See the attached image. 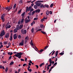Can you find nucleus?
Wrapping results in <instances>:
<instances>
[{
  "mask_svg": "<svg viewBox=\"0 0 73 73\" xmlns=\"http://www.w3.org/2000/svg\"><path fill=\"white\" fill-rule=\"evenodd\" d=\"M23 54L22 53L19 52V53H17V54H15V56H16V57H18L19 58H20L21 57V55Z\"/></svg>",
  "mask_w": 73,
  "mask_h": 73,
  "instance_id": "obj_1",
  "label": "nucleus"
},
{
  "mask_svg": "<svg viewBox=\"0 0 73 73\" xmlns=\"http://www.w3.org/2000/svg\"><path fill=\"white\" fill-rule=\"evenodd\" d=\"M5 31L4 30H2L1 31V34H0V37H2L3 36L5 35Z\"/></svg>",
  "mask_w": 73,
  "mask_h": 73,
  "instance_id": "obj_2",
  "label": "nucleus"
},
{
  "mask_svg": "<svg viewBox=\"0 0 73 73\" xmlns=\"http://www.w3.org/2000/svg\"><path fill=\"white\" fill-rule=\"evenodd\" d=\"M5 16V14H4L2 15L1 16V19L2 20L3 22H4L5 20H4V17Z\"/></svg>",
  "mask_w": 73,
  "mask_h": 73,
  "instance_id": "obj_3",
  "label": "nucleus"
},
{
  "mask_svg": "<svg viewBox=\"0 0 73 73\" xmlns=\"http://www.w3.org/2000/svg\"><path fill=\"white\" fill-rule=\"evenodd\" d=\"M31 8H32V7L31 6H30L29 7H27L26 12H28V11L29 12V11H30Z\"/></svg>",
  "mask_w": 73,
  "mask_h": 73,
  "instance_id": "obj_4",
  "label": "nucleus"
},
{
  "mask_svg": "<svg viewBox=\"0 0 73 73\" xmlns=\"http://www.w3.org/2000/svg\"><path fill=\"white\" fill-rule=\"evenodd\" d=\"M35 3L36 5L37 6H38V7H40L41 4V3H40L39 1H36Z\"/></svg>",
  "mask_w": 73,
  "mask_h": 73,
  "instance_id": "obj_5",
  "label": "nucleus"
},
{
  "mask_svg": "<svg viewBox=\"0 0 73 73\" xmlns=\"http://www.w3.org/2000/svg\"><path fill=\"white\" fill-rule=\"evenodd\" d=\"M12 8V7H6L5 9H7L8 10V12H9V11H10V9H11Z\"/></svg>",
  "mask_w": 73,
  "mask_h": 73,
  "instance_id": "obj_6",
  "label": "nucleus"
},
{
  "mask_svg": "<svg viewBox=\"0 0 73 73\" xmlns=\"http://www.w3.org/2000/svg\"><path fill=\"white\" fill-rule=\"evenodd\" d=\"M24 41L23 40H22L21 42L19 44V45H21V46H23L24 45Z\"/></svg>",
  "mask_w": 73,
  "mask_h": 73,
  "instance_id": "obj_7",
  "label": "nucleus"
},
{
  "mask_svg": "<svg viewBox=\"0 0 73 73\" xmlns=\"http://www.w3.org/2000/svg\"><path fill=\"white\" fill-rule=\"evenodd\" d=\"M11 25H7L5 26V28L6 29H7L8 28H11Z\"/></svg>",
  "mask_w": 73,
  "mask_h": 73,
  "instance_id": "obj_8",
  "label": "nucleus"
},
{
  "mask_svg": "<svg viewBox=\"0 0 73 73\" xmlns=\"http://www.w3.org/2000/svg\"><path fill=\"white\" fill-rule=\"evenodd\" d=\"M25 23L27 24V23H29V21H31V19H25Z\"/></svg>",
  "mask_w": 73,
  "mask_h": 73,
  "instance_id": "obj_9",
  "label": "nucleus"
},
{
  "mask_svg": "<svg viewBox=\"0 0 73 73\" xmlns=\"http://www.w3.org/2000/svg\"><path fill=\"white\" fill-rule=\"evenodd\" d=\"M14 39H16L17 38V34H15L13 35Z\"/></svg>",
  "mask_w": 73,
  "mask_h": 73,
  "instance_id": "obj_10",
  "label": "nucleus"
},
{
  "mask_svg": "<svg viewBox=\"0 0 73 73\" xmlns=\"http://www.w3.org/2000/svg\"><path fill=\"white\" fill-rule=\"evenodd\" d=\"M5 37L6 38H8L9 37V33H7L5 35Z\"/></svg>",
  "mask_w": 73,
  "mask_h": 73,
  "instance_id": "obj_11",
  "label": "nucleus"
},
{
  "mask_svg": "<svg viewBox=\"0 0 73 73\" xmlns=\"http://www.w3.org/2000/svg\"><path fill=\"white\" fill-rule=\"evenodd\" d=\"M27 33V30H24L23 31V33H22V34H23V35H25L26 33Z\"/></svg>",
  "mask_w": 73,
  "mask_h": 73,
  "instance_id": "obj_12",
  "label": "nucleus"
},
{
  "mask_svg": "<svg viewBox=\"0 0 73 73\" xmlns=\"http://www.w3.org/2000/svg\"><path fill=\"white\" fill-rule=\"evenodd\" d=\"M16 28L17 30H19V29H20V26H19V25H17Z\"/></svg>",
  "mask_w": 73,
  "mask_h": 73,
  "instance_id": "obj_13",
  "label": "nucleus"
},
{
  "mask_svg": "<svg viewBox=\"0 0 73 73\" xmlns=\"http://www.w3.org/2000/svg\"><path fill=\"white\" fill-rule=\"evenodd\" d=\"M35 12L36 13H39L40 12V9L36 10Z\"/></svg>",
  "mask_w": 73,
  "mask_h": 73,
  "instance_id": "obj_14",
  "label": "nucleus"
},
{
  "mask_svg": "<svg viewBox=\"0 0 73 73\" xmlns=\"http://www.w3.org/2000/svg\"><path fill=\"white\" fill-rule=\"evenodd\" d=\"M19 3L21 5H22V4H23V0H20L19 2Z\"/></svg>",
  "mask_w": 73,
  "mask_h": 73,
  "instance_id": "obj_15",
  "label": "nucleus"
},
{
  "mask_svg": "<svg viewBox=\"0 0 73 73\" xmlns=\"http://www.w3.org/2000/svg\"><path fill=\"white\" fill-rule=\"evenodd\" d=\"M24 19L23 18L21 19V24H23V23L24 22Z\"/></svg>",
  "mask_w": 73,
  "mask_h": 73,
  "instance_id": "obj_16",
  "label": "nucleus"
},
{
  "mask_svg": "<svg viewBox=\"0 0 73 73\" xmlns=\"http://www.w3.org/2000/svg\"><path fill=\"white\" fill-rule=\"evenodd\" d=\"M5 69V68H4V66H0V69Z\"/></svg>",
  "mask_w": 73,
  "mask_h": 73,
  "instance_id": "obj_17",
  "label": "nucleus"
},
{
  "mask_svg": "<svg viewBox=\"0 0 73 73\" xmlns=\"http://www.w3.org/2000/svg\"><path fill=\"white\" fill-rule=\"evenodd\" d=\"M13 32L14 33H16V32H17V29H14Z\"/></svg>",
  "mask_w": 73,
  "mask_h": 73,
  "instance_id": "obj_18",
  "label": "nucleus"
},
{
  "mask_svg": "<svg viewBox=\"0 0 73 73\" xmlns=\"http://www.w3.org/2000/svg\"><path fill=\"white\" fill-rule=\"evenodd\" d=\"M43 49H41L40 50V51H38V52L39 53H40V52H43Z\"/></svg>",
  "mask_w": 73,
  "mask_h": 73,
  "instance_id": "obj_19",
  "label": "nucleus"
},
{
  "mask_svg": "<svg viewBox=\"0 0 73 73\" xmlns=\"http://www.w3.org/2000/svg\"><path fill=\"white\" fill-rule=\"evenodd\" d=\"M19 27H20V29H21V28H22L23 27V25H20Z\"/></svg>",
  "mask_w": 73,
  "mask_h": 73,
  "instance_id": "obj_20",
  "label": "nucleus"
},
{
  "mask_svg": "<svg viewBox=\"0 0 73 73\" xmlns=\"http://www.w3.org/2000/svg\"><path fill=\"white\" fill-rule=\"evenodd\" d=\"M44 65V62L42 63V64L40 65V67H41L42 66V65Z\"/></svg>",
  "mask_w": 73,
  "mask_h": 73,
  "instance_id": "obj_21",
  "label": "nucleus"
},
{
  "mask_svg": "<svg viewBox=\"0 0 73 73\" xmlns=\"http://www.w3.org/2000/svg\"><path fill=\"white\" fill-rule=\"evenodd\" d=\"M49 61L50 62V64H52V59L51 58H50L49 60Z\"/></svg>",
  "mask_w": 73,
  "mask_h": 73,
  "instance_id": "obj_22",
  "label": "nucleus"
},
{
  "mask_svg": "<svg viewBox=\"0 0 73 73\" xmlns=\"http://www.w3.org/2000/svg\"><path fill=\"white\" fill-rule=\"evenodd\" d=\"M56 56H57V55H58V51H56Z\"/></svg>",
  "mask_w": 73,
  "mask_h": 73,
  "instance_id": "obj_23",
  "label": "nucleus"
},
{
  "mask_svg": "<svg viewBox=\"0 0 73 73\" xmlns=\"http://www.w3.org/2000/svg\"><path fill=\"white\" fill-rule=\"evenodd\" d=\"M13 38H12V35L10 36V38H9V40H10V41H11V40H12Z\"/></svg>",
  "mask_w": 73,
  "mask_h": 73,
  "instance_id": "obj_24",
  "label": "nucleus"
},
{
  "mask_svg": "<svg viewBox=\"0 0 73 73\" xmlns=\"http://www.w3.org/2000/svg\"><path fill=\"white\" fill-rule=\"evenodd\" d=\"M16 7V4H15L14 5L13 7V9H14Z\"/></svg>",
  "mask_w": 73,
  "mask_h": 73,
  "instance_id": "obj_25",
  "label": "nucleus"
},
{
  "mask_svg": "<svg viewBox=\"0 0 73 73\" xmlns=\"http://www.w3.org/2000/svg\"><path fill=\"white\" fill-rule=\"evenodd\" d=\"M32 40H31V42H30V44L31 45H32V46H33V43H32Z\"/></svg>",
  "mask_w": 73,
  "mask_h": 73,
  "instance_id": "obj_26",
  "label": "nucleus"
},
{
  "mask_svg": "<svg viewBox=\"0 0 73 73\" xmlns=\"http://www.w3.org/2000/svg\"><path fill=\"white\" fill-rule=\"evenodd\" d=\"M44 6L43 4L40 5V7L41 8H44Z\"/></svg>",
  "mask_w": 73,
  "mask_h": 73,
  "instance_id": "obj_27",
  "label": "nucleus"
},
{
  "mask_svg": "<svg viewBox=\"0 0 73 73\" xmlns=\"http://www.w3.org/2000/svg\"><path fill=\"white\" fill-rule=\"evenodd\" d=\"M46 14L47 15H49V11H46Z\"/></svg>",
  "mask_w": 73,
  "mask_h": 73,
  "instance_id": "obj_28",
  "label": "nucleus"
},
{
  "mask_svg": "<svg viewBox=\"0 0 73 73\" xmlns=\"http://www.w3.org/2000/svg\"><path fill=\"white\" fill-rule=\"evenodd\" d=\"M44 7H46V8H48V7H49V5H45Z\"/></svg>",
  "mask_w": 73,
  "mask_h": 73,
  "instance_id": "obj_29",
  "label": "nucleus"
},
{
  "mask_svg": "<svg viewBox=\"0 0 73 73\" xmlns=\"http://www.w3.org/2000/svg\"><path fill=\"white\" fill-rule=\"evenodd\" d=\"M41 32L43 34H45V35H46V33L44 31H41Z\"/></svg>",
  "mask_w": 73,
  "mask_h": 73,
  "instance_id": "obj_30",
  "label": "nucleus"
},
{
  "mask_svg": "<svg viewBox=\"0 0 73 73\" xmlns=\"http://www.w3.org/2000/svg\"><path fill=\"white\" fill-rule=\"evenodd\" d=\"M45 20V19H44V18H43V19H42L41 20V22H43Z\"/></svg>",
  "mask_w": 73,
  "mask_h": 73,
  "instance_id": "obj_31",
  "label": "nucleus"
},
{
  "mask_svg": "<svg viewBox=\"0 0 73 73\" xmlns=\"http://www.w3.org/2000/svg\"><path fill=\"white\" fill-rule=\"evenodd\" d=\"M34 7L35 9H36L37 8V6L36 5H35L34 6Z\"/></svg>",
  "mask_w": 73,
  "mask_h": 73,
  "instance_id": "obj_32",
  "label": "nucleus"
},
{
  "mask_svg": "<svg viewBox=\"0 0 73 73\" xmlns=\"http://www.w3.org/2000/svg\"><path fill=\"white\" fill-rule=\"evenodd\" d=\"M31 31L32 33H33V32H34V29L33 28H32L31 30Z\"/></svg>",
  "mask_w": 73,
  "mask_h": 73,
  "instance_id": "obj_33",
  "label": "nucleus"
},
{
  "mask_svg": "<svg viewBox=\"0 0 73 73\" xmlns=\"http://www.w3.org/2000/svg\"><path fill=\"white\" fill-rule=\"evenodd\" d=\"M14 64V62H12L10 64V65H13Z\"/></svg>",
  "mask_w": 73,
  "mask_h": 73,
  "instance_id": "obj_34",
  "label": "nucleus"
},
{
  "mask_svg": "<svg viewBox=\"0 0 73 73\" xmlns=\"http://www.w3.org/2000/svg\"><path fill=\"white\" fill-rule=\"evenodd\" d=\"M57 62H56L55 63L53 64L54 66H56V65H57Z\"/></svg>",
  "mask_w": 73,
  "mask_h": 73,
  "instance_id": "obj_35",
  "label": "nucleus"
},
{
  "mask_svg": "<svg viewBox=\"0 0 73 73\" xmlns=\"http://www.w3.org/2000/svg\"><path fill=\"white\" fill-rule=\"evenodd\" d=\"M8 67H7L5 70V71L6 72H7V71H8Z\"/></svg>",
  "mask_w": 73,
  "mask_h": 73,
  "instance_id": "obj_36",
  "label": "nucleus"
},
{
  "mask_svg": "<svg viewBox=\"0 0 73 73\" xmlns=\"http://www.w3.org/2000/svg\"><path fill=\"white\" fill-rule=\"evenodd\" d=\"M25 12H24L21 15L22 16H24L25 15Z\"/></svg>",
  "mask_w": 73,
  "mask_h": 73,
  "instance_id": "obj_37",
  "label": "nucleus"
},
{
  "mask_svg": "<svg viewBox=\"0 0 73 73\" xmlns=\"http://www.w3.org/2000/svg\"><path fill=\"white\" fill-rule=\"evenodd\" d=\"M48 48V46H46L44 48V50H46V49H47V48Z\"/></svg>",
  "mask_w": 73,
  "mask_h": 73,
  "instance_id": "obj_38",
  "label": "nucleus"
},
{
  "mask_svg": "<svg viewBox=\"0 0 73 73\" xmlns=\"http://www.w3.org/2000/svg\"><path fill=\"white\" fill-rule=\"evenodd\" d=\"M35 12H36V11H33L32 13V15H33L35 13Z\"/></svg>",
  "mask_w": 73,
  "mask_h": 73,
  "instance_id": "obj_39",
  "label": "nucleus"
},
{
  "mask_svg": "<svg viewBox=\"0 0 73 73\" xmlns=\"http://www.w3.org/2000/svg\"><path fill=\"white\" fill-rule=\"evenodd\" d=\"M32 11H33V8H31V9L30 10V13H31L32 12Z\"/></svg>",
  "mask_w": 73,
  "mask_h": 73,
  "instance_id": "obj_40",
  "label": "nucleus"
},
{
  "mask_svg": "<svg viewBox=\"0 0 73 73\" xmlns=\"http://www.w3.org/2000/svg\"><path fill=\"white\" fill-rule=\"evenodd\" d=\"M21 35H18V38H19V39H20L21 38Z\"/></svg>",
  "mask_w": 73,
  "mask_h": 73,
  "instance_id": "obj_41",
  "label": "nucleus"
},
{
  "mask_svg": "<svg viewBox=\"0 0 73 73\" xmlns=\"http://www.w3.org/2000/svg\"><path fill=\"white\" fill-rule=\"evenodd\" d=\"M24 31V29H22L21 30V32L22 34H23V32Z\"/></svg>",
  "mask_w": 73,
  "mask_h": 73,
  "instance_id": "obj_42",
  "label": "nucleus"
},
{
  "mask_svg": "<svg viewBox=\"0 0 73 73\" xmlns=\"http://www.w3.org/2000/svg\"><path fill=\"white\" fill-rule=\"evenodd\" d=\"M21 10H22L21 9L20 10H19L18 11V13H21Z\"/></svg>",
  "mask_w": 73,
  "mask_h": 73,
  "instance_id": "obj_43",
  "label": "nucleus"
},
{
  "mask_svg": "<svg viewBox=\"0 0 73 73\" xmlns=\"http://www.w3.org/2000/svg\"><path fill=\"white\" fill-rule=\"evenodd\" d=\"M3 43L4 45H6L7 44V42H4Z\"/></svg>",
  "mask_w": 73,
  "mask_h": 73,
  "instance_id": "obj_44",
  "label": "nucleus"
},
{
  "mask_svg": "<svg viewBox=\"0 0 73 73\" xmlns=\"http://www.w3.org/2000/svg\"><path fill=\"white\" fill-rule=\"evenodd\" d=\"M64 54V52H61L59 54H60V55H63Z\"/></svg>",
  "mask_w": 73,
  "mask_h": 73,
  "instance_id": "obj_45",
  "label": "nucleus"
},
{
  "mask_svg": "<svg viewBox=\"0 0 73 73\" xmlns=\"http://www.w3.org/2000/svg\"><path fill=\"white\" fill-rule=\"evenodd\" d=\"M28 69V70H29V72H31L32 71V70L31 69Z\"/></svg>",
  "mask_w": 73,
  "mask_h": 73,
  "instance_id": "obj_46",
  "label": "nucleus"
},
{
  "mask_svg": "<svg viewBox=\"0 0 73 73\" xmlns=\"http://www.w3.org/2000/svg\"><path fill=\"white\" fill-rule=\"evenodd\" d=\"M54 5L53 4H51L50 5V7H52Z\"/></svg>",
  "mask_w": 73,
  "mask_h": 73,
  "instance_id": "obj_47",
  "label": "nucleus"
},
{
  "mask_svg": "<svg viewBox=\"0 0 73 73\" xmlns=\"http://www.w3.org/2000/svg\"><path fill=\"white\" fill-rule=\"evenodd\" d=\"M21 21H19L18 22V24H21Z\"/></svg>",
  "mask_w": 73,
  "mask_h": 73,
  "instance_id": "obj_48",
  "label": "nucleus"
},
{
  "mask_svg": "<svg viewBox=\"0 0 73 73\" xmlns=\"http://www.w3.org/2000/svg\"><path fill=\"white\" fill-rule=\"evenodd\" d=\"M3 46V44H1V46H0V49H1V48H2V47Z\"/></svg>",
  "mask_w": 73,
  "mask_h": 73,
  "instance_id": "obj_49",
  "label": "nucleus"
},
{
  "mask_svg": "<svg viewBox=\"0 0 73 73\" xmlns=\"http://www.w3.org/2000/svg\"><path fill=\"white\" fill-rule=\"evenodd\" d=\"M8 46H11V43H10V42H9L8 44Z\"/></svg>",
  "mask_w": 73,
  "mask_h": 73,
  "instance_id": "obj_50",
  "label": "nucleus"
},
{
  "mask_svg": "<svg viewBox=\"0 0 73 73\" xmlns=\"http://www.w3.org/2000/svg\"><path fill=\"white\" fill-rule=\"evenodd\" d=\"M38 18H35L34 19V20H38Z\"/></svg>",
  "mask_w": 73,
  "mask_h": 73,
  "instance_id": "obj_51",
  "label": "nucleus"
},
{
  "mask_svg": "<svg viewBox=\"0 0 73 73\" xmlns=\"http://www.w3.org/2000/svg\"><path fill=\"white\" fill-rule=\"evenodd\" d=\"M52 66V64H50L48 65L47 66H48V67H49L50 66Z\"/></svg>",
  "mask_w": 73,
  "mask_h": 73,
  "instance_id": "obj_52",
  "label": "nucleus"
},
{
  "mask_svg": "<svg viewBox=\"0 0 73 73\" xmlns=\"http://www.w3.org/2000/svg\"><path fill=\"white\" fill-rule=\"evenodd\" d=\"M50 14L51 15H52V12L51 11H50L49 12Z\"/></svg>",
  "mask_w": 73,
  "mask_h": 73,
  "instance_id": "obj_53",
  "label": "nucleus"
},
{
  "mask_svg": "<svg viewBox=\"0 0 73 73\" xmlns=\"http://www.w3.org/2000/svg\"><path fill=\"white\" fill-rule=\"evenodd\" d=\"M35 66H36V67L37 69H38V66L37 65H36Z\"/></svg>",
  "mask_w": 73,
  "mask_h": 73,
  "instance_id": "obj_54",
  "label": "nucleus"
},
{
  "mask_svg": "<svg viewBox=\"0 0 73 73\" xmlns=\"http://www.w3.org/2000/svg\"><path fill=\"white\" fill-rule=\"evenodd\" d=\"M32 23H33V24H35V21H33Z\"/></svg>",
  "mask_w": 73,
  "mask_h": 73,
  "instance_id": "obj_55",
  "label": "nucleus"
},
{
  "mask_svg": "<svg viewBox=\"0 0 73 73\" xmlns=\"http://www.w3.org/2000/svg\"><path fill=\"white\" fill-rule=\"evenodd\" d=\"M21 61H25L23 59H21Z\"/></svg>",
  "mask_w": 73,
  "mask_h": 73,
  "instance_id": "obj_56",
  "label": "nucleus"
},
{
  "mask_svg": "<svg viewBox=\"0 0 73 73\" xmlns=\"http://www.w3.org/2000/svg\"><path fill=\"white\" fill-rule=\"evenodd\" d=\"M12 58V56H10L9 57V60H10V59H11Z\"/></svg>",
  "mask_w": 73,
  "mask_h": 73,
  "instance_id": "obj_57",
  "label": "nucleus"
},
{
  "mask_svg": "<svg viewBox=\"0 0 73 73\" xmlns=\"http://www.w3.org/2000/svg\"><path fill=\"white\" fill-rule=\"evenodd\" d=\"M7 53L9 55H11V52H8Z\"/></svg>",
  "mask_w": 73,
  "mask_h": 73,
  "instance_id": "obj_58",
  "label": "nucleus"
},
{
  "mask_svg": "<svg viewBox=\"0 0 73 73\" xmlns=\"http://www.w3.org/2000/svg\"><path fill=\"white\" fill-rule=\"evenodd\" d=\"M20 71H21V70L20 69H19L18 70V73H19V72H20Z\"/></svg>",
  "mask_w": 73,
  "mask_h": 73,
  "instance_id": "obj_59",
  "label": "nucleus"
},
{
  "mask_svg": "<svg viewBox=\"0 0 73 73\" xmlns=\"http://www.w3.org/2000/svg\"><path fill=\"white\" fill-rule=\"evenodd\" d=\"M43 27V25H40V28H42Z\"/></svg>",
  "mask_w": 73,
  "mask_h": 73,
  "instance_id": "obj_60",
  "label": "nucleus"
},
{
  "mask_svg": "<svg viewBox=\"0 0 73 73\" xmlns=\"http://www.w3.org/2000/svg\"><path fill=\"white\" fill-rule=\"evenodd\" d=\"M31 1H28L27 3H31Z\"/></svg>",
  "mask_w": 73,
  "mask_h": 73,
  "instance_id": "obj_61",
  "label": "nucleus"
},
{
  "mask_svg": "<svg viewBox=\"0 0 73 73\" xmlns=\"http://www.w3.org/2000/svg\"><path fill=\"white\" fill-rule=\"evenodd\" d=\"M31 6H32V7H33V5H34V4L33 3H32L31 4Z\"/></svg>",
  "mask_w": 73,
  "mask_h": 73,
  "instance_id": "obj_62",
  "label": "nucleus"
},
{
  "mask_svg": "<svg viewBox=\"0 0 73 73\" xmlns=\"http://www.w3.org/2000/svg\"><path fill=\"white\" fill-rule=\"evenodd\" d=\"M26 65V64H23V66H25Z\"/></svg>",
  "mask_w": 73,
  "mask_h": 73,
  "instance_id": "obj_63",
  "label": "nucleus"
},
{
  "mask_svg": "<svg viewBox=\"0 0 73 73\" xmlns=\"http://www.w3.org/2000/svg\"><path fill=\"white\" fill-rule=\"evenodd\" d=\"M25 39V40H28V38L27 37H26Z\"/></svg>",
  "mask_w": 73,
  "mask_h": 73,
  "instance_id": "obj_64",
  "label": "nucleus"
}]
</instances>
